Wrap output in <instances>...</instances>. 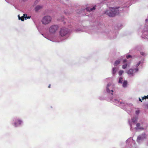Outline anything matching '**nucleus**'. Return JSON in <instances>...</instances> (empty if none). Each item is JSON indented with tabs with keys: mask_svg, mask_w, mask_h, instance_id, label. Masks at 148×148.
<instances>
[{
	"mask_svg": "<svg viewBox=\"0 0 148 148\" xmlns=\"http://www.w3.org/2000/svg\"><path fill=\"white\" fill-rule=\"evenodd\" d=\"M127 66V63L125 64L124 65H123L122 66V68L123 69H125L126 68Z\"/></svg>",
	"mask_w": 148,
	"mask_h": 148,
	"instance_id": "412c9836",
	"label": "nucleus"
},
{
	"mask_svg": "<svg viewBox=\"0 0 148 148\" xmlns=\"http://www.w3.org/2000/svg\"><path fill=\"white\" fill-rule=\"evenodd\" d=\"M140 54L143 56H145L146 55V54L145 53L143 52H140Z\"/></svg>",
	"mask_w": 148,
	"mask_h": 148,
	"instance_id": "a878e982",
	"label": "nucleus"
},
{
	"mask_svg": "<svg viewBox=\"0 0 148 148\" xmlns=\"http://www.w3.org/2000/svg\"><path fill=\"white\" fill-rule=\"evenodd\" d=\"M137 0H120L119 4L122 5V7H110L108 10L105 12V14L110 17H113L116 15H118L122 10H121L122 8L127 7L130 5V3L131 1H136Z\"/></svg>",
	"mask_w": 148,
	"mask_h": 148,
	"instance_id": "f03ea898",
	"label": "nucleus"
},
{
	"mask_svg": "<svg viewBox=\"0 0 148 148\" xmlns=\"http://www.w3.org/2000/svg\"><path fill=\"white\" fill-rule=\"evenodd\" d=\"M124 71L123 70H120L119 72V74L120 76L122 75V74L123 73Z\"/></svg>",
	"mask_w": 148,
	"mask_h": 148,
	"instance_id": "4be33fe9",
	"label": "nucleus"
},
{
	"mask_svg": "<svg viewBox=\"0 0 148 148\" xmlns=\"http://www.w3.org/2000/svg\"><path fill=\"white\" fill-rule=\"evenodd\" d=\"M121 60H116L114 63V66H116L120 64Z\"/></svg>",
	"mask_w": 148,
	"mask_h": 148,
	"instance_id": "6ab92c4d",
	"label": "nucleus"
},
{
	"mask_svg": "<svg viewBox=\"0 0 148 148\" xmlns=\"http://www.w3.org/2000/svg\"><path fill=\"white\" fill-rule=\"evenodd\" d=\"M42 35H43V36L45 37V38H47V39L51 41H53L51 39L49 38H48L47 37H46L44 35V34H42Z\"/></svg>",
	"mask_w": 148,
	"mask_h": 148,
	"instance_id": "bb28decb",
	"label": "nucleus"
},
{
	"mask_svg": "<svg viewBox=\"0 0 148 148\" xmlns=\"http://www.w3.org/2000/svg\"><path fill=\"white\" fill-rule=\"evenodd\" d=\"M23 121L22 119L16 117L13 119L12 124L14 127H17L21 126L23 124Z\"/></svg>",
	"mask_w": 148,
	"mask_h": 148,
	"instance_id": "7ed1b4c3",
	"label": "nucleus"
},
{
	"mask_svg": "<svg viewBox=\"0 0 148 148\" xmlns=\"http://www.w3.org/2000/svg\"><path fill=\"white\" fill-rule=\"evenodd\" d=\"M51 17L50 16H45L43 18L42 22L44 24H47L51 22Z\"/></svg>",
	"mask_w": 148,
	"mask_h": 148,
	"instance_id": "39448f33",
	"label": "nucleus"
},
{
	"mask_svg": "<svg viewBox=\"0 0 148 148\" xmlns=\"http://www.w3.org/2000/svg\"><path fill=\"white\" fill-rule=\"evenodd\" d=\"M50 87H51V85L50 84H49V86H48V88H50Z\"/></svg>",
	"mask_w": 148,
	"mask_h": 148,
	"instance_id": "e433bc0d",
	"label": "nucleus"
},
{
	"mask_svg": "<svg viewBox=\"0 0 148 148\" xmlns=\"http://www.w3.org/2000/svg\"><path fill=\"white\" fill-rule=\"evenodd\" d=\"M140 111L139 109H137L135 111V113L136 114L138 115L140 113Z\"/></svg>",
	"mask_w": 148,
	"mask_h": 148,
	"instance_id": "5701e85b",
	"label": "nucleus"
},
{
	"mask_svg": "<svg viewBox=\"0 0 148 148\" xmlns=\"http://www.w3.org/2000/svg\"><path fill=\"white\" fill-rule=\"evenodd\" d=\"M131 141L132 142H135L133 140L132 138L130 137L127 140H126V143H129V142H130Z\"/></svg>",
	"mask_w": 148,
	"mask_h": 148,
	"instance_id": "a211bd4d",
	"label": "nucleus"
},
{
	"mask_svg": "<svg viewBox=\"0 0 148 148\" xmlns=\"http://www.w3.org/2000/svg\"><path fill=\"white\" fill-rule=\"evenodd\" d=\"M127 81L126 80L124 81L122 83V86L124 88H126L127 87Z\"/></svg>",
	"mask_w": 148,
	"mask_h": 148,
	"instance_id": "f3484780",
	"label": "nucleus"
},
{
	"mask_svg": "<svg viewBox=\"0 0 148 148\" xmlns=\"http://www.w3.org/2000/svg\"><path fill=\"white\" fill-rule=\"evenodd\" d=\"M28 0H21V1L23 2H25L27 1Z\"/></svg>",
	"mask_w": 148,
	"mask_h": 148,
	"instance_id": "473e14b6",
	"label": "nucleus"
},
{
	"mask_svg": "<svg viewBox=\"0 0 148 148\" xmlns=\"http://www.w3.org/2000/svg\"><path fill=\"white\" fill-rule=\"evenodd\" d=\"M146 138V135L145 133L138 136L137 139V142L139 144L141 143Z\"/></svg>",
	"mask_w": 148,
	"mask_h": 148,
	"instance_id": "6e6552de",
	"label": "nucleus"
},
{
	"mask_svg": "<svg viewBox=\"0 0 148 148\" xmlns=\"http://www.w3.org/2000/svg\"><path fill=\"white\" fill-rule=\"evenodd\" d=\"M139 101H140L141 102H142V100H141V99H140V98H139Z\"/></svg>",
	"mask_w": 148,
	"mask_h": 148,
	"instance_id": "72a5a7b5",
	"label": "nucleus"
},
{
	"mask_svg": "<svg viewBox=\"0 0 148 148\" xmlns=\"http://www.w3.org/2000/svg\"><path fill=\"white\" fill-rule=\"evenodd\" d=\"M123 81V78L122 77H120L119 78L118 83L119 84H122Z\"/></svg>",
	"mask_w": 148,
	"mask_h": 148,
	"instance_id": "aec40b11",
	"label": "nucleus"
},
{
	"mask_svg": "<svg viewBox=\"0 0 148 148\" xmlns=\"http://www.w3.org/2000/svg\"><path fill=\"white\" fill-rule=\"evenodd\" d=\"M43 8V6L42 5H38L36 6L34 9L35 11L36 12H38L39 10Z\"/></svg>",
	"mask_w": 148,
	"mask_h": 148,
	"instance_id": "ddd939ff",
	"label": "nucleus"
},
{
	"mask_svg": "<svg viewBox=\"0 0 148 148\" xmlns=\"http://www.w3.org/2000/svg\"><path fill=\"white\" fill-rule=\"evenodd\" d=\"M117 70V69L116 67H113L112 68V74L113 76H114L115 75Z\"/></svg>",
	"mask_w": 148,
	"mask_h": 148,
	"instance_id": "dca6fc26",
	"label": "nucleus"
},
{
	"mask_svg": "<svg viewBox=\"0 0 148 148\" xmlns=\"http://www.w3.org/2000/svg\"><path fill=\"white\" fill-rule=\"evenodd\" d=\"M147 99H148V95H147Z\"/></svg>",
	"mask_w": 148,
	"mask_h": 148,
	"instance_id": "58836bf2",
	"label": "nucleus"
},
{
	"mask_svg": "<svg viewBox=\"0 0 148 148\" xmlns=\"http://www.w3.org/2000/svg\"><path fill=\"white\" fill-rule=\"evenodd\" d=\"M138 70V68H135L134 69H130L127 71L126 73L130 77H132L134 75L135 73L137 72Z\"/></svg>",
	"mask_w": 148,
	"mask_h": 148,
	"instance_id": "423d86ee",
	"label": "nucleus"
},
{
	"mask_svg": "<svg viewBox=\"0 0 148 148\" xmlns=\"http://www.w3.org/2000/svg\"><path fill=\"white\" fill-rule=\"evenodd\" d=\"M112 0H106V1H105V0H104V1H105V3H106L107 1H112Z\"/></svg>",
	"mask_w": 148,
	"mask_h": 148,
	"instance_id": "f704fd0d",
	"label": "nucleus"
},
{
	"mask_svg": "<svg viewBox=\"0 0 148 148\" xmlns=\"http://www.w3.org/2000/svg\"><path fill=\"white\" fill-rule=\"evenodd\" d=\"M85 29L84 30H80L77 29L76 30V31H79L82 30V32H86L89 34H92L93 33V32L95 31V30L93 29V28L92 27H84Z\"/></svg>",
	"mask_w": 148,
	"mask_h": 148,
	"instance_id": "9d476101",
	"label": "nucleus"
},
{
	"mask_svg": "<svg viewBox=\"0 0 148 148\" xmlns=\"http://www.w3.org/2000/svg\"><path fill=\"white\" fill-rule=\"evenodd\" d=\"M135 49L137 50H139L140 49V47L139 46H137L135 47Z\"/></svg>",
	"mask_w": 148,
	"mask_h": 148,
	"instance_id": "393cba45",
	"label": "nucleus"
},
{
	"mask_svg": "<svg viewBox=\"0 0 148 148\" xmlns=\"http://www.w3.org/2000/svg\"><path fill=\"white\" fill-rule=\"evenodd\" d=\"M69 32V30L65 27H63L61 28L60 32V35L62 37L66 36Z\"/></svg>",
	"mask_w": 148,
	"mask_h": 148,
	"instance_id": "0eeeda50",
	"label": "nucleus"
},
{
	"mask_svg": "<svg viewBox=\"0 0 148 148\" xmlns=\"http://www.w3.org/2000/svg\"><path fill=\"white\" fill-rule=\"evenodd\" d=\"M59 29V27L56 25H53L50 27L49 31L52 34H55Z\"/></svg>",
	"mask_w": 148,
	"mask_h": 148,
	"instance_id": "1a4fd4ad",
	"label": "nucleus"
},
{
	"mask_svg": "<svg viewBox=\"0 0 148 148\" xmlns=\"http://www.w3.org/2000/svg\"><path fill=\"white\" fill-rule=\"evenodd\" d=\"M99 99H100V100H102V99H101V97H99Z\"/></svg>",
	"mask_w": 148,
	"mask_h": 148,
	"instance_id": "4c0bfd02",
	"label": "nucleus"
},
{
	"mask_svg": "<svg viewBox=\"0 0 148 148\" xmlns=\"http://www.w3.org/2000/svg\"><path fill=\"white\" fill-rule=\"evenodd\" d=\"M107 34L109 37L111 39H114L116 38V35L114 33H113L111 32H109Z\"/></svg>",
	"mask_w": 148,
	"mask_h": 148,
	"instance_id": "9b49d317",
	"label": "nucleus"
},
{
	"mask_svg": "<svg viewBox=\"0 0 148 148\" xmlns=\"http://www.w3.org/2000/svg\"><path fill=\"white\" fill-rule=\"evenodd\" d=\"M141 63V62L139 61L138 62L136 65V68H138V67L139 65Z\"/></svg>",
	"mask_w": 148,
	"mask_h": 148,
	"instance_id": "b1692460",
	"label": "nucleus"
},
{
	"mask_svg": "<svg viewBox=\"0 0 148 148\" xmlns=\"http://www.w3.org/2000/svg\"><path fill=\"white\" fill-rule=\"evenodd\" d=\"M126 58L127 59L132 57V56L130 55H127L126 56Z\"/></svg>",
	"mask_w": 148,
	"mask_h": 148,
	"instance_id": "cd10ccee",
	"label": "nucleus"
},
{
	"mask_svg": "<svg viewBox=\"0 0 148 148\" xmlns=\"http://www.w3.org/2000/svg\"><path fill=\"white\" fill-rule=\"evenodd\" d=\"M66 1V3H64L65 4H67L68 3H69V0H64Z\"/></svg>",
	"mask_w": 148,
	"mask_h": 148,
	"instance_id": "c85d7f7f",
	"label": "nucleus"
},
{
	"mask_svg": "<svg viewBox=\"0 0 148 148\" xmlns=\"http://www.w3.org/2000/svg\"><path fill=\"white\" fill-rule=\"evenodd\" d=\"M96 8V6H94L92 8H90L89 7L87 8H86L85 10L87 11H92L94 10H95Z\"/></svg>",
	"mask_w": 148,
	"mask_h": 148,
	"instance_id": "2eb2a0df",
	"label": "nucleus"
},
{
	"mask_svg": "<svg viewBox=\"0 0 148 148\" xmlns=\"http://www.w3.org/2000/svg\"><path fill=\"white\" fill-rule=\"evenodd\" d=\"M147 98V96H144V97H142V100H143L144 99H145L146 98Z\"/></svg>",
	"mask_w": 148,
	"mask_h": 148,
	"instance_id": "c756f323",
	"label": "nucleus"
},
{
	"mask_svg": "<svg viewBox=\"0 0 148 148\" xmlns=\"http://www.w3.org/2000/svg\"><path fill=\"white\" fill-rule=\"evenodd\" d=\"M127 113H128V114H130L131 113V110H127Z\"/></svg>",
	"mask_w": 148,
	"mask_h": 148,
	"instance_id": "2f4dec72",
	"label": "nucleus"
},
{
	"mask_svg": "<svg viewBox=\"0 0 148 148\" xmlns=\"http://www.w3.org/2000/svg\"><path fill=\"white\" fill-rule=\"evenodd\" d=\"M146 107L147 108H148V103L146 104Z\"/></svg>",
	"mask_w": 148,
	"mask_h": 148,
	"instance_id": "c9c22d12",
	"label": "nucleus"
},
{
	"mask_svg": "<svg viewBox=\"0 0 148 148\" xmlns=\"http://www.w3.org/2000/svg\"><path fill=\"white\" fill-rule=\"evenodd\" d=\"M114 85L110 83H108L106 86V93L107 95V98L109 99L111 102H113L116 105L121 107L125 106L127 108H130L131 109L132 104L131 103H127L124 102H122L119 100L117 96L115 94L114 91Z\"/></svg>",
	"mask_w": 148,
	"mask_h": 148,
	"instance_id": "f257e3e1",
	"label": "nucleus"
},
{
	"mask_svg": "<svg viewBox=\"0 0 148 148\" xmlns=\"http://www.w3.org/2000/svg\"><path fill=\"white\" fill-rule=\"evenodd\" d=\"M127 61V60L126 59H124L123 60V63H125V62H126Z\"/></svg>",
	"mask_w": 148,
	"mask_h": 148,
	"instance_id": "7c9ffc66",
	"label": "nucleus"
},
{
	"mask_svg": "<svg viewBox=\"0 0 148 148\" xmlns=\"http://www.w3.org/2000/svg\"><path fill=\"white\" fill-rule=\"evenodd\" d=\"M18 17L19 19L21 20L22 21H24V18H25V19L26 20L27 18H29L30 17L29 16H27V14H23V16L21 17L19 15H18Z\"/></svg>",
	"mask_w": 148,
	"mask_h": 148,
	"instance_id": "f8f14e48",
	"label": "nucleus"
},
{
	"mask_svg": "<svg viewBox=\"0 0 148 148\" xmlns=\"http://www.w3.org/2000/svg\"><path fill=\"white\" fill-rule=\"evenodd\" d=\"M138 120V117L136 116H134L130 120L128 121L129 123L130 127V130H133L132 128L135 125Z\"/></svg>",
	"mask_w": 148,
	"mask_h": 148,
	"instance_id": "20e7f679",
	"label": "nucleus"
},
{
	"mask_svg": "<svg viewBox=\"0 0 148 148\" xmlns=\"http://www.w3.org/2000/svg\"><path fill=\"white\" fill-rule=\"evenodd\" d=\"M135 129L136 130L138 129L143 130V127L140 126V123H137L136 124V127H135Z\"/></svg>",
	"mask_w": 148,
	"mask_h": 148,
	"instance_id": "4468645a",
	"label": "nucleus"
}]
</instances>
